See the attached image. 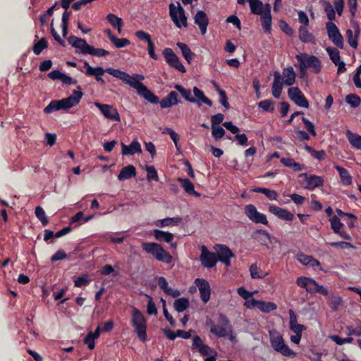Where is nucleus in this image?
I'll return each mask as SVG.
<instances>
[{"mask_svg": "<svg viewBox=\"0 0 361 361\" xmlns=\"http://www.w3.org/2000/svg\"><path fill=\"white\" fill-rule=\"evenodd\" d=\"M328 245L333 247H341L342 249L355 248V246L348 242L339 241L328 243Z\"/></svg>", "mask_w": 361, "mask_h": 361, "instance_id": "69168bd1", "label": "nucleus"}, {"mask_svg": "<svg viewBox=\"0 0 361 361\" xmlns=\"http://www.w3.org/2000/svg\"><path fill=\"white\" fill-rule=\"evenodd\" d=\"M35 213L39 220H40L42 226H45L49 223V219L46 216L45 212L42 207L38 206L35 208Z\"/></svg>", "mask_w": 361, "mask_h": 361, "instance_id": "6e6d98bb", "label": "nucleus"}, {"mask_svg": "<svg viewBox=\"0 0 361 361\" xmlns=\"http://www.w3.org/2000/svg\"><path fill=\"white\" fill-rule=\"evenodd\" d=\"M244 213L252 223L267 226L269 222L267 216L257 211L254 204H249L245 206Z\"/></svg>", "mask_w": 361, "mask_h": 361, "instance_id": "9b49d317", "label": "nucleus"}, {"mask_svg": "<svg viewBox=\"0 0 361 361\" xmlns=\"http://www.w3.org/2000/svg\"><path fill=\"white\" fill-rule=\"evenodd\" d=\"M145 170L147 172V178L148 180L158 181L159 176L155 168L153 166H146Z\"/></svg>", "mask_w": 361, "mask_h": 361, "instance_id": "0e129e2a", "label": "nucleus"}, {"mask_svg": "<svg viewBox=\"0 0 361 361\" xmlns=\"http://www.w3.org/2000/svg\"><path fill=\"white\" fill-rule=\"evenodd\" d=\"M200 259L202 265L206 268L214 267L218 262L216 254L210 252L205 245L201 247Z\"/></svg>", "mask_w": 361, "mask_h": 361, "instance_id": "2eb2a0df", "label": "nucleus"}, {"mask_svg": "<svg viewBox=\"0 0 361 361\" xmlns=\"http://www.w3.org/2000/svg\"><path fill=\"white\" fill-rule=\"evenodd\" d=\"M84 66L86 68L85 74L99 77L102 76L104 73H107L114 77L120 79L130 87L136 90L137 93L145 99L155 104L159 102V97L154 94L149 89H148L142 82H140L135 78L132 77L128 73L113 68H107L104 69L102 67H92L89 63L85 61Z\"/></svg>", "mask_w": 361, "mask_h": 361, "instance_id": "f257e3e1", "label": "nucleus"}, {"mask_svg": "<svg viewBox=\"0 0 361 361\" xmlns=\"http://www.w3.org/2000/svg\"><path fill=\"white\" fill-rule=\"evenodd\" d=\"M68 43L74 48L79 49V52L82 54H90L97 57H104L109 55V51L102 49L94 48L87 44L85 39L79 38L74 35H71L68 38Z\"/></svg>", "mask_w": 361, "mask_h": 361, "instance_id": "20e7f679", "label": "nucleus"}, {"mask_svg": "<svg viewBox=\"0 0 361 361\" xmlns=\"http://www.w3.org/2000/svg\"><path fill=\"white\" fill-rule=\"evenodd\" d=\"M269 212L276 216L280 219L290 221L294 219V215L286 209L280 208L276 205H270L269 207Z\"/></svg>", "mask_w": 361, "mask_h": 361, "instance_id": "5701e85b", "label": "nucleus"}, {"mask_svg": "<svg viewBox=\"0 0 361 361\" xmlns=\"http://www.w3.org/2000/svg\"><path fill=\"white\" fill-rule=\"evenodd\" d=\"M331 339L334 341L337 345H342L345 343H350L353 341V338L351 336L342 338L337 335H333L331 336Z\"/></svg>", "mask_w": 361, "mask_h": 361, "instance_id": "e2e57ef3", "label": "nucleus"}, {"mask_svg": "<svg viewBox=\"0 0 361 361\" xmlns=\"http://www.w3.org/2000/svg\"><path fill=\"white\" fill-rule=\"evenodd\" d=\"M136 175V169L133 165H128L121 170L118 179L121 181L135 177Z\"/></svg>", "mask_w": 361, "mask_h": 361, "instance_id": "2f4dec72", "label": "nucleus"}, {"mask_svg": "<svg viewBox=\"0 0 361 361\" xmlns=\"http://www.w3.org/2000/svg\"><path fill=\"white\" fill-rule=\"evenodd\" d=\"M252 305H257V308H258L261 312L264 313H269L274 310L277 309V305L273 302H265L263 300H257L255 298H252Z\"/></svg>", "mask_w": 361, "mask_h": 361, "instance_id": "bb28decb", "label": "nucleus"}, {"mask_svg": "<svg viewBox=\"0 0 361 361\" xmlns=\"http://www.w3.org/2000/svg\"><path fill=\"white\" fill-rule=\"evenodd\" d=\"M192 349H197L202 356H207L213 353L212 356L208 357L205 361H216V352L212 349L209 345L203 343L200 336L196 335L192 338Z\"/></svg>", "mask_w": 361, "mask_h": 361, "instance_id": "9d476101", "label": "nucleus"}, {"mask_svg": "<svg viewBox=\"0 0 361 361\" xmlns=\"http://www.w3.org/2000/svg\"><path fill=\"white\" fill-rule=\"evenodd\" d=\"M299 178H303L305 184H303L304 188L313 190L316 188H319L324 185V180L322 176L311 174L309 175L307 173H300Z\"/></svg>", "mask_w": 361, "mask_h": 361, "instance_id": "f8f14e48", "label": "nucleus"}, {"mask_svg": "<svg viewBox=\"0 0 361 361\" xmlns=\"http://www.w3.org/2000/svg\"><path fill=\"white\" fill-rule=\"evenodd\" d=\"M218 247L217 250V259L226 266H231V258L234 257V254L231 250L226 245H216Z\"/></svg>", "mask_w": 361, "mask_h": 361, "instance_id": "a211bd4d", "label": "nucleus"}, {"mask_svg": "<svg viewBox=\"0 0 361 361\" xmlns=\"http://www.w3.org/2000/svg\"><path fill=\"white\" fill-rule=\"evenodd\" d=\"M207 325L210 326V333L218 338H228L231 343H237V338L233 332V326L229 319L224 314H219L218 324H215L212 320H208Z\"/></svg>", "mask_w": 361, "mask_h": 361, "instance_id": "f03ea898", "label": "nucleus"}, {"mask_svg": "<svg viewBox=\"0 0 361 361\" xmlns=\"http://www.w3.org/2000/svg\"><path fill=\"white\" fill-rule=\"evenodd\" d=\"M327 34L329 39L339 49L343 48V38L338 28L333 22L326 23Z\"/></svg>", "mask_w": 361, "mask_h": 361, "instance_id": "4468645a", "label": "nucleus"}, {"mask_svg": "<svg viewBox=\"0 0 361 361\" xmlns=\"http://www.w3.org/2000/svg\"><path fill=\"white\" fill-rule=\"evenodd\" d=\"M142 147L140 142L134 140L131 142L129 145H125L123 142H121V154L123 156L127 155H133L136 153H141Z\"/></svg>", "mask_w": 361, "mask_h": 361, "instance_id": "b1692460", "label": "nucleus"}, {"mask_svg": "<svg viewBox=\"0 0 361 361\" xmlns=\"http://www.w3.org/2000/svg\"><path fill=\"white\" fill-rule=\"evenodd\" d=\"M213 85L219 94V102L226 109H228L230 108V104L228 102V97L226 92L224 90H222L215 82H213Z\"/></svg>", "mask_w": 361, "mask_h": 361, "instance_id": "a18cd8bd", "label": "nucleus"}, {"mask_svg": "<svg viewBox=\"0 0 361 361\" xmlns=\"http://www.w3.org/2000/svg\"><path fill=\"white\" fill-rule=\"evenodd\" d=\"M178 183L188 195L200 197V194L195 191L193 183L188 178H178Z\"/></svg>", "mask_w": 361, "mask_h": 361, "instance_id": "c756f323", "label": "nucleus"}, {"mask_svg": "<svg viewBox=\"0 0 361 361\" xmlns=\"http://www.w3.org/2000/svg\"><path fill=\"white\" fill-rule=\"evenodd\" d=\"M326 51L334 64H337L341 61L340 53L337 49L329 47L326 49Z\"/></svg>", "mask_w": 361, "mask_h": 361, "instance_id": "864d4df0", "label": "nucleus"}, {"mask_svg": "<svg viewBox=\"0 0 361 361\" xmlns=\"http://www.w3.org/2000/svg\"><path fill=\"white\" fill-rule=\"evenodd\" d=\"M79 91L73 90V94L60 100L51 101L44 109V112L45 114H51L54 111L59 110H67L73 106H76L79 104L83 94L81 92L80 86H78Z\"/></svg>", "mask_w": 361, "mask_h": 361, "instance_id": "7ed1b4c3", "label": "nucleus"}, {"mask_svg": "<svg viewBox=\"0 0 361 361\" xmlns=\"http://www.w3.org/2000/svg\"><path fill=\"white\" fill-rule=\"evenodd\" d=\"M358 329L354 328L353 326H347L345 327L346 334L348 336H361V322L357 326Z\"/></svg>", "mask_w": 361, "mask_h": 361, "instance_id": "338daca9", "label": "nucleus"}, {"mask_svg": "<svg viewBox=\"0 0 361 361\" xmlns=\"http://www.w3.org/2000/svg\"><path fill=\"white\" fill-rule=\"evenodd\" d=\"M304 149L311 154L314 159L321 161L325 159L326 152L324 150L322 149L320 151H317L314 149L311 146L305 144L304 146Z\"/></svg>", "mask_w": 361, "mask_h": 361, "instance_id": "37998d69", "label": "nucleus"}, {"mask_svg": "<svg viewBox=\"0 0 361 361\" xmlns=\"http://www.w3.org/2000/svg\"><path fill=\"white\" fill-rule=\"evenodd\" d=\"M345 102L349 104L352 107L356 108L360 106L361 103L360 97L355 94H349L345 97Z\"/></svg>", "mask_w": 361, "mask_h": 361, "instance_id": "5fc2aeb1", "label": "nucleus"}, {"mask_svg": "<svg viewBox=\"0 0 361 361\" xmlns=\"http://www.w3.org/2000/svg\"><path fill=\"white\" fill-rule=\"evenodd\" d=\"M158 103L160 104L162 109H167L182 103V101L178 99V94L176 91H171L161 101L159 100L157 104Z\"/></svg>", "mask_w": 361, "mask_h": 361, "instance_id": "412c9836", "label": "nucleus"}, {"mask_svg": "<svg viewBox=\"0 0 361 361\" xmlns=\"http://www.w3.org/2000/svg\"><path fill=\"white\" fill-rule=\"evenodd\" d=\"M331 227L334 232L336 234L340 233L341 228L344 224L341 222L340 219L337 216H332L330 219Z\"/></svg>", "mask_w": 361, "mask_h": 361, "instance_id": "3c124183", "label": "nucleus"}, {"mask_svg": "<svg viewBox=\"0 0 361 361\" xmlns=\"http://www.w3.org/2000/svg\"><path fill=\"white\" fill-rule=\"evenodd\" d=\"M178 4L177 7L173 4L169 5L170 17L177 27L180 28L181 26L186 27L188 23L185 10L179 3Z\"/></svg>", "mask_w": 361, "mask_h": 361, "instance_id": "1a4fd4ad", "label": "nucleus"}, {"mask_svg": "<svg viewBox=\"0 0 361 361\" xmlns=\"http://www.w3.org/2000/svg\"><path fill=\"white\" fill-rule=\"evenodd\" d=\"M177 46L181 50L182 55L185 58V59L188 63H190V61L192 60L195 56V54L192 53L189 47L184 43L178 42Z\"/></svg>", "mask_w": 361, "mask_h": 361, "instance_id": "79ce46f5", "label": "nucleus"}, {"mask_svg": "<svg viewBox=\"0 0 361 361\" xmlns=\"http://www.w3.org/2000/svg\"><path fill=\"white\" fill-rule=\"evenodd\" d=\"M252 190L255 192L264 194L268 199L271 200H276L278 197L276 191L266 188L258 187L255 188Z\"/></svg>", "mask_w": 361, "mask_h": 361, "instance_id": "c03bdc74", "label": "nucleus"}, {"mask_svg": "<svg viewBox=\"0 0 361 361\" xmlns=\"http://www.w3.org/2000/svg\"><path fill=\"white\" fill-rule=\"evenodd\" d=\"M174 88L186 101L189 102H197L195 98L192 96L191 90L190 89H186L180 85H175Z\"/></svg>", "mask_w": 361, "mask_h": 361, "instance_id": "58836bf2", "label": "nucleus"}, {"mask_svg": "<svg viewBox=\"0 0 361 361\" xmlns=\"http://www.w3.org/2000/svg\"><path fill=\"white\" fill-rule=\"evenodd\" d=\"M334 168L338 172L342 183L344 185H350L352 183V176L348 171L338 165L335 166Z\"/></svg>", "mask_w": 361, "mask_h": 361, "instance_id": "72a5a7b5", "label": "nucleus"}, {"mask_svg": "<svg viewBox=\"0 0 361 361\" xmlns=\"http://www.w3.org/2000/svg\"><path fill=\"white\" fill-rule=\"evenodd\" d=\"M130 324L134 329L135 332L140 341L145 342L147 341V322L142 312L134 308L132 312Z\"/></svg>", "mask_w": 361, "mask_h": 361, "instance_id": "0eeeda50", "label": "nucleus"}, {"mask_svg": "<svg viewBox=\"0 0 361 361\" xmlns=\"http://www.w3.org/2000/svg\"><path fill=\"white\" fill-rule=\"evenodd\" d=\"M164 133H167L169 135L171 139L174 142L177 149H178V141L180 139V136L177 134L171 128H166L164 132Z\"/></svg>", "mask_w": 361, "mask_h": 361, "instance_id": "774afa93", "label": "nucleus"}, {"mask_svg": "<svg viewBox=\"0 0 361 361\" xmlns=\"http://www.w3.org/2000/svg\"><path fill=\"white\" fill-rule=\"evenodd\" d=\"M299 39L304 43L316 44V39L314 35L310 32L307 27L305 26H300L299 27Z\"/></svg>", "mask_w": 361, "mask_h": 361, "instance_id": "7c9ffc66", "label": "nucleus"}, {"mask_svg": "<svg viewBox=\"0 0 361 361\" xmlns=\"http://www.w3.org/2000/svg\"><path fill=\"white\" fill-rule=\"evenodd\" d=\"M111 42L116 48L125 47L130 44V42L126 38H118L116 37H111Z\"/></svg>", "mask_w": 361, "mask_h": 361, "instance_id": "13d9d810", "label": "nucleus"}, {"mask_svg": "<svg viewBox=\"0 0 361 361\" xmlns=\"http://www.w3.org/2000/svg\"><path fill=\"white\" fill-rule=\"evenodd\" d=\"M250 3V11L252 14L260 15L264 13V6L260 0H247Z\"/></svg>", "mask_w": 361, "mask_h": 361, "instance_id": "4c0bfd02", "label": "nucleus"}, {"mask_svg": "<svg viewBox=\"0 0 361 361\" xmlns=\"http://www.w3.org/2000/svg\"><path fill=\"white\" fill-rule=\"evenodd\" d=\"M163 55L165 58L166 63L172 68H176L181 73H185L186 69L185 66L180 61L178 56L174 53L172 49L165 48L163 50Z\"/></svg>", "mask_w": 361, "mask_h": 361, "instance_id": "ddd939ff", "label": "nucleus"}, {"mask_svg": "<svg viewBox=\"0 0 361 361\" xmlns=\"http://www.w3.org/2000/svg\"><path fill=\"white\" fill-rule=\"evenodd\" d=\"M47 47L48 44L46 39L42 38L34 44L32 50L36 55H39L42 51V50L46 49Z\"/></svg>", "mask_w": 361, "mask_h": 361, "instance_id": "4d7b16f0", "label": "nucleus"}, {"mask_svg": "<svg viewBox=\"0 0 361 361\" xmlns=\"http://www.w3.org/2000/svg\"><path fill=\"white\" fill-rule=\"evenodd\" d=\"M195 285L198 287L201 300L207 303L210 298L211 288L209 282L204 279H196Z\"/></svg>", "mask_w": 361, "mask_h": 361, "instance_id": "6ab92c4d", "label": "nucleus"}, {"mask_svg": "<svg viewBox=\"0 0 361 361\" xmlns=\"http://www.w3.org/2000/svg\"><path fill=\"white\" fill-rule=\"evenodd\" d=\"M274 80L271 87L272 94L274 97H275L276 99H279L281 97L283 90V84L284 82L279 72L274 71Z\"/></svg>", "mask_w": 361, "mask_h": 361, "instance_id": "393cba45", "label": "nucleus"}, {"mask_svg": "<svg viewBox=\"0 0 361 361\" xmlns=\"http://www.w3.org/2000/svg\"><path fill=\"white\" fill-rule=\"evenodd\" d=\"M359 35H360L359 30L355 31V35H353V32L350 29H348L346 31L348 42L349 45L354 49L357 48V44H358L357 37H358Z\"/></svg>", "mask_w": 361, "mask_h": 361, "instance_id": "de8ad7c7", "label": "nucleus"}, {"mask_svg": "<svg viewBox=\"0 0 361 361\" xmlns=\"http://www.w3.org/2000/svg\"><path fill=\"white\" fill-rule=\"evenodd\" d=\"M190 305L189 300L186 298H180L176 299L173 303L174 309L178 312H183L186 310Z\"/></svg>", "mask_w": 361, "mask_h": 361, "instance_id": "ea45409f", "label": "nucleus"}, {"mask_svg": "<svg viewBox=\"0 0 361 361\" xmlns=\"http://www.w3.org/2000/svg\"><path fill=\"white\" fill-rule=\"evenodd\" d=\"M141 246L143 251L151 254L159 262L169 264L173 261L172 255L159 243L145 242L142 243Z\"/></svg>", "mask_w": 361, "mask_h": 361, "instance_id": "423d86ee", "label": "nucleus"}, {"mask_svg": "<svg viewBox=\"0 0 361 361\" xmlns=\"http://www.w3.org/2000/svg\"><path fill=\"white\" fill-rule=\"evenodd\" d=\"M195 23L199 27L201 34L204 35L209 25V18L203 11H198L194 17Z\"/></svg>", "mask_w": 361, "mask_h": 361, "instance_id": "4be33fe9", "label": "nucleus"}, {"mask_svg": "<svg viewBox=\"0 0 361 361\" xmlns=\"http://www.w3.org/2000/svg\"><path fill=\"white\" fill-rule=\"evenodd\" d=\"M283 75L285 77V80H283L284 84L291 86L295 83V73L292 66L283 68Z\"/></svg>", "mask_w": 361, "mask_h": 361, "instance_id": "e433bc0d", "label": "nucleus"}, {"mask_svg": "<svg viewBox=\"0 0 361 361\" xmlns=\"http://www.w3.org/2000/svg\"><path fill=\"white\" fill-rule=\"evenodd\" d=\"M281 163L284 166L291 168L295 171H301L305 170L306 168L304 165L296 162L293 158H281L280 160Z\"/></svg>", "mask_w": 361, "mask_h": 361, "instance_id": "f704fd0d", "label": "nucleus"}, {"mask_svg": "<svg viewBox=\"0 0 361 361\" xmlns=\"http://www.w3.org/2000/svg\"><path fill=\"white\" fill-rule=\"evenodd\" d=\"M212 135L215 140H219L224 136L225 130L219 126H212Z\"/></svg>", "mask_w": 361, "mask_h": 361, "instance_id": "680f3d73", "label": "nucleus"}, {"mask_svg": "<svg viewBox=\"0 0 361 361\" xmlns=\"http://www.w3.org/2000/svg\"><path fill=\"white\" fill-rule=\"evenodd\" d=\"M346 137L351 145V146L356 149L361 150V135L357 133H353L350 130H347L345 132Z\"/></svg>", "mask_w": 361, "mask_h": 361, "instance_id": "473e14b6", "label": "nucleus"}, {"mask_svg": "<svg viewBox=\"0 0 361 361\" xmlns=\"http://www.w3.org/2000/svg\"><path fill=\"white\" fill-rule=\"evenodd\" d=\"M192 92L197 101L194 103L197 104L199 107L202 106V103H204L209 106H212L213 105L212 101L206 97L204 92L200 90L198 87H194Z\"/></svg>", "mask_w": 361, "mask_h": 361, "instance_id": "cd10ccee", "label": "nucleus"}, {"mask_svg": "<svg viewBox=\"0 0 361 361\" xmlns=\"http://www.w3.org/2000/svg\"><path fill=\"white\" fill-rule=\"evenodd\" d=\"M314 288H310L307 289V292L310 293H319L324 296H327L329 294L328 290L326 287L322 285H319L314 280V284H312Z\"/></svg>", "mask_w": 361, "mask_h": 361, "instance_id": "8fccbe9b", "label": "nucleus"}, {"mask_svg": "<svg viewBox=\"0 0 361 361\" xmlns=\"http://www.w3.org/2000/svg\"><path fill=\"white\" fill-rule=\"evenodd\" d=\"M90 281L91 280L89 279L88 276L84 274L74 280V286L78 288H81L87 286Z\"/></svg>", "mask_w": 361, "mask_h": 361, "instance_id": "052dcab7", "label": "nucleus"}, {"mask_svg": "<svg viewBox=\"0 0 361 361\" xmlns=\"http://www.w3.org/2000/svg\"><path fill=\"white\" fill-rule=\"evenodd\" d=\"M262 28L266 33H270L271 30L272 17L271 14V5L266 4L264 13L259 15Z\"/></svg>", "mask_w": 361, "mask_h": 361, "instance_id": "aec40b11", "label": "nucleus"}, {"mask_svg": "<svg viewBox=\"0 0 361 361\" xmlns=\"http://www.w3.org/2000/svg\"><path fill=\"white\" fill-rule=\"evenodd\" d=\"M296 283L298 286L305 288L307 292V289L309 290L311 286L314 284V279L306 276H300L297 279Z\"/></svg>", "mask_w": 361, "mask_h": 361, "instance_id": "49530a36", "label": "nucleus"}, {"mask_svg": "<svg viewBox=\"0 0 361 361\" xmlns=\"http://www.w3.org/2000/svg\"><path fill=\"white\" fill-rule=\"evenodd\" d=\"M154 235L155 238L160 242L171 243L173 239V234L162 230H154Z\"/></svg>", "mask_w": 361, "mask_h": 361, "instance_id": "c9c22d12", "label": "nucleus"}, {"mask_svg": "<svg viewBox=\"0 0 361 361\" xmlns=\"http://www.w3.org/2000/svg\"><path fill=\"white\" fill-rule=\"evenodd\" d=\"M299 63V69L302 75H305L307 68H312V71L318 74L322 69L321 61L314 55H309L306 53H302L295 56Z\"/></svg>", "mask_w": 361, "mask_h": 361, "instance_id": "39448f33", "label": "nucleus"}, {"mask_svg": "<svg viewBox=\"0 0 361 361\" xmlns=\"http://www.w3.org/2000/svg\"><path fill=\"white\" fill-rule=\"evenodd\" d=\"M290 315V329L296 334H302V331L306 329V326L303 324H298L297 317L293 310H289Z\"/></svg>", "mask_w": 361, "mask_h": 361, "instance_id": "c85d7f7f", "label": "nucleus"}, {"mask_svg": "<svg viewBox=\"0 0 361 361\" xmlns=\"http://www.w3.org/2000/svg\"><path fill=\"white\" fill-rule=\"evenodd\" d=\"M106 20L112 27L116 28L119 32H121V27L123 25L121 18H119L113 13H109L106 16Z\"/></svg>", "mask_w": 361, "mask_h": 361, "instance_id": "a19ab883", "label": "nucleus"}, {"mask_svg": "<svg viewBox=\"0 0 361 361\" xmlns=\"http://www.w3.org/2000/svg\"><path fill=\"white\" fill-rule=\"evenodd\" d=\"M302 121L304 123L305 128L307 131V133L315 137L317 135V132L315 130L314 123L305 117H302Z\"/></svg>", "mask_w": 361, "mask_h": 361, "instance_id": "bf43d9fd", "label": "nucleus"}, {"mask_svg": "<svg viewBox=\"0 0 361 361\" xmlns=\"http://www.w3.org/2000/svg\"><path fill=\"white\" fill-rule=\"evenodd\" d=\"M288 95L290 99L295 102L297 106L308 108V100L298 87H290L288 90Z\"/></svg>", "mask_w": 361, "mask_h": 361, "instance_id": "dca6fc26", "label": "nucleus"}, {"mask_svg": "<svg viewBox=\"0 0 361 361\" xmlns=\"http://www.w3.org/2000/svg\"><path fill=\"white\" fill-rule=\"evenodd\" d=\"M342 302L343 300L338 295H332L329 300V305L334 311L338 310V307L341 305Z\"/></svg>", "mask_w": 361, "mask_h": 361, "instance_id": "603ef678", "label": "nucleus"}, {"mask_svg": "<svg viewBox=\"0 0 361 361\" xmlns=\"http://www.w3.org/2000/svg\"><path fill=\"white\" fill-rule=\"evenodd\" d=\"M269 336L271 345L275 351L286 357L295 356V353L285 343L283 336L278 331H269Z\"/></svg>", "mask_w": 361, "mask_h": 361, "instance_id": "6e6552de", "label": "nucleus"}, {"mask_svg": "<svg viewBox=\"0 0 361 361\" xmlns=\"http://www.w3.org/2000/svg\"><path fill=\"white\" fill-rule=\"evenodd\" d=\"M275 102L272 99H264L258 103V106L264 111L273 113L274 111Z\"/></svg>", "mask_w": 361, "mask_h": 361, "instance_id": "09e8293b", "label": "nucleus"}, {"mask_svg": "<svg viewBox=\"0 0 361 361\" xmlns=\"http://www.w3.org/2000/svg\"><path fill=\"white\" fill-rule=\"evenodd\" d=\"M94 105L100 110L105 118L114 121L119 122L121 121L118 110L111 105L104 104L99 102H95Z\"/></svg>", "mask_w": 361, "mask_h": 361, "instance_id": "f3484780", "label": "nucleus"}, {"mask_svg": "<svg viewBox=\"0 0 361 361\" xmlns=\"http://www.w3.org/2000/svg\"><path fill=\"white\" fill-rule=\"evenodd\" d=\"M251 236L253 239L259 242L262 245L267 246V242L272 243V237L266 230H256L252 233Z\"/></svg>", "mask_w": 361, "mask_h": 361, "instance_id": "a878e982", "label": "nucleus"}]
</instances>
